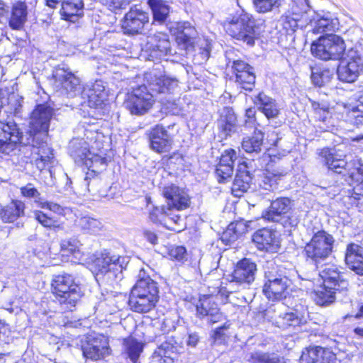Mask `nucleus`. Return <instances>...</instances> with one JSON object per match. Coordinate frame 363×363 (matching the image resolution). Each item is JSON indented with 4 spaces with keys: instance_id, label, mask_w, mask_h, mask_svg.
<instances>
[{
    "instance_id": "f257e3e1",
    "label": "nucleus",
    "mask_w": 363,
    "mask_h": 363,
    "mask_svg": "<svg viewBox=\"0 0 363 363\" xmlns=\"http://www.w3.org/2000/svg\"><path fill=\"white\" fill-rule=\"evenodd\" d=\"M52 113L53 111L49 106L38 105L30 117V130L26 133L32 135V148L35 154L40 157V161L44 164L49 162L53 157L52 150L45 141Z\"/></svg>"
},
{
    "instance_id": "f03ea898",
    "label": "nucleus",
    "mask_w": 363,
    "mask_h": 363,
    "mask_svg": "<svg viewBox=\"0 0 363 363\" xmlns=\"http://www.w3.org/2000/svg\"><path fill=\"white\" fill-rule=\"evenodd\" d=\"M157 283L150 276H146L143 270L138 274V280L132 287L130 293L128 306L138 313H146L156 306L159 301Z\"/></svg>"
},
{
    "instance_id": "7ed1b4c3",
    "label": "nucleus",
    "mask_w": 363,
    "mask_h": 363,
    "mask_svg": "<svg viewBox=\"0 0 363 363\" xmlns=\"http://www.w3.org/2000/svg\"><path fill=\"white\" fill-rule=\"evenodd\" d=\"M226 33L238 40L253 45L255 39V22L252 16L240 9L223 22Z\"/></svg>"
},
{
    "instance_id": "20e7f679",
    "label": "nucleus",
    "mask_w": 363,
    "mask_h": 363,
    "mask_svg": "<svg viewBox=\"0 0 363 363\" xmlns=\"http://www.w3.org/2000/svg\"><path fill=\"white\" fill-rule=\"evenodd\" d=\"M51 286L56 298L60 304L65 305L67 310L72 311L83 294L80 286L75 283L70 274L54 276Z\"/></svg>"
},
{
    "instance_id": "39448f33",
    "label": "nucleus",
    "mask_w": 363,
    "mask_h": 363,
    "mask_svg": "<svg viewBox=\"0 0 363 363\" xmlns=\"http://www.w3.org/2000/svg\"><path fill=\"white\" fill-rule=\"evenodd\" d=\"M313 56L323 60H340L346 57L345 44L337 35L320 37L311 47Z\"/></svg>"
},
{
    "instance_id": "423d86ee",
    "label": "nucleus",
    "mask_w": 363,
    "mask_h": 363,
    "mask_svg": "<svg viewBox=\"0 0 363 363\" xmlns=\"http://www.w3.org/2000/svg\"><path fill=\"white\" fill-rule=\"evenodd\" d=\"M334 242L332 235L325 230L318 231L304 247L306 260L315 265L325 261L332 253Z\"/></svg>"
},
{
    "instance_id": "0eeeda50",
    "label": "nucleus",
    "mask_w": 363,
    "mask_h": 363,
    "mask_svg": "<svg viewBox=\"0 0 363 363\" xmlns=\"http://www.w3.org/2000/svg\"><path fill=\"white\" fill-rule=\"evenodd\" d=\"M31 136L30 134L28 137V134L21 133L14 122H8L0 132V154L14 155L21 147H32Z\"/></svg>"
},
{
    "instance_id": "6e6552de",
    "label": "nucleus",
    "mask_w": 363,
    "mask_h": 363,
    "mask_svg": "<svg viewBox=\"0 0 363 363\" xmlns=\"http://www.w3.org/2000/svg\"><path fill=\"white\" fill-rule=\"evenodd\" d=\"M147 89L157 96L169 95L178 86V81L166 75L163 66L156 65L144 75Z\"/></svg>"
},
{
    "instance_id": "1a4fd4ad",
    "label": "nucleus",
    "mask_w": 363,
    "mask_h": 363,
    "mask_svg": "<svg viewBox=\"0 0 363 363\" xmlns=\"http://www.w3.org/2000/svg\"><path fill=\"white\" fill-rule=\"evenodd\" d=\"M125 262V257L104 251L94 260L93 268L97 277L109 281L120 277Z\"/></svg>"
},
{
    "instance_id": "9d476101",
    "label": "nucleus",
    "mask_w": 363,
    "mask_h": 363,
    "mask_svg": "<svg viewBox=\"0 0 363 363\" xmlns=\"http://www.w3.org/2000/svg\"><path fill=\"white\" fill-rule=\"evenodd\" d=\"M308 0H291L289 8L281 17V23L286 33H294L298 28H303L308 24L306 9Z\"/></svg>"
},
{
    "instance_id": "9b49d317",
    "label": "nucleus",
    "mask_w": 363,
    "mask_h": 363,
    "mask_svg": "<svg viewBox=\"0 0 363 363\" xmlns=\"http://www.w3.org/2000/svg\"><path fill=\"white\" fill-rule=\"evenodd\" d=\"M337 69L338 79L344 82L352 83L357 80L363 67V61L355 48L349 49Z\"/></svg>"
},
{
    "instance_id": "f8f14e48",
    "label": "nucleus",
    "mask_w": 363,
    "mask_h": 363,
    "mask_svg": "<svg viewBox=\"0 0 363 363\" xmlns=\"http://www.w3.org/2000/svg\"><path fill=\"white\" fill-rule=\"evenodd\" d=\"M154 96L147 87L143 85L133 89L125 104L132 114L143 115L152 107Z\"/></svg>"
},
{
    "instance_id": "ddd939ff",
    "label": "nucleus",
    "mask_w": 363,
    "mask_h": 363,
    "mask_svg": "<svg viewBox=\"0 0 363 363\" xmlns=\"http://www.w3.org/2000/svg\"><path fill=\"white\" fill-rule=\"evenodd\" d=\"M290 285V280L277 272L265 271V283L263 293L269 300H279L285 296Z\"/></svg>"
},
{
    "instance_id": "4468645a",
    "label": "nucleus",
    "mask_w": 363,
    "mask_h": 363,
    "mask_svg": "<svg viewBox=\"0 0 363 363\" xmlns=\"http://www.w3.org/2000/svg\"><path fill=\"white\" fill-rule=\"evenodd\" d=\"M82 350L84 357L93 361L104 359L111 353L108 340L101 335L87 336Z\"/></svg>"
},
{
    "instance_id": "2eb2a0df",
    "label": "nucleus",
    "mask_w": 363,
    "mask_h": 363,
    "mask_svg": "<svg viewBox=\"0 0 363 363\" xmlns=\"http://www.w3.org/2000/svg\"><path fill=\"white\" fill-rule=\"evenodd\" d=\"M342 269L337 264L327 263L321 267L318 275L326 287L344 292L347 290L349 284Z\"/></svg>"
},
{
    "instance_id": "dca6fc26",
    "label": "nucleus",
    "mask_w": 363,
    "mask_h": 363,
    "mask_svg": "<svg viewBox=\"0 0 363 363\" xmlns=\"http://www.w3.org/2000/svg\"><path fill=\"white\" fill-rule=\"evenodd\" d=\"M145 48L149 55L155 59H161L176 53L168 34L163 32H156L149 35Z\"/></svg>"
},
{
    "instance_id": "f3484780",
    "label": "nucleus",
    "mask_w": 363,
    "mask_h": 363,
    "mask_svg": "<svg viewBox=\"0 0 363 363\" xmlns=\"http://www.w3.org/2000/svg\"><path fill=\"white\" fill-rule=\"evenodd\" d=\"M150 20L149 13L135 6L131 7L122 21L123 33L128 35L142 34Z\"/></svg>"
},
{
    "instance_id": "a211bd4d",
    "label": "nucleus",
    "mask_w": 363,
    "mask_h": 363,
    "mask_svg": "<svg viewBox=\"0 0 363 363\" xmlns=\"http://www.w3.org/2000/svg\"><path fill=\"white\" fill-rule=\"evenodd\" d=\"M46 5L52 9L60 3V13L62 19L74 22L84 13L82 0H45Z\"/></svg>"
},
{
    "instance_id": "6ab92c4d",
    "label": "nucleus",
    "mask_w": 363,
    "mask_h": 363,
    "mask_svg": "<svg viewBox=\"0 0 363 363\" xmlns=\"http://www.w3.org/2000/svg\"><path fill=\"white\" fill-rule=\"evenodd\" d=\"M310 101L315 119L322 123L320 128L325 131L332 132L336 125V120L333 116L330 104L325 100L310 99Z\"/></svg>"
},
{
    "instance_id": "aec40b11",
    "label": "nucleus",
    "mask_w": 363,
    "mask_h": 363,
    "mask_svg": "<svg viewBox=\"0 0 363 363\" xmlns=\"http://www.w3.org/2000/svg\"><path fill=\"white\" fill-rule=\"evenodd\" d=\"M54 77L58 86H60L65 94L69 97H74L81 92L80 80L70 71L64 67H58Z\"/></svg>"
},
{
    "instance_id": "412c9836",
    "label": "nucleus",
    "mask_w": 363,
    "mask_h": 363,
    "mask_svg": "<svg viewBox=\"0 0 363 363\" xmlns=\"http://www.w3.org/2000/svg\"><path fill=\"white\" fill-rule=\"evenodd\" d=\"M163 195L167 199V207L169 211L171 208L181 211L189 206L190 200L188 194L177 186L164 187Z\"/></svg>"
},
{
    "instance_id": "4be33fe9",
    "label": "nucleus",
    "mask_w": 363,
    "mask_h": 363,
    "mask_svg": "<svg viewBox=\"0 0 363 363\" xmlns=\"http://www.w3.org/2000/svg\"><path fill=\"white\" fill-rule=\"evenodd\" d=\"M83 99H86L87 105L91 108L100 107L106 99L107 91L104 82L96 80L95 82L86 85L82 92Z\"/></svg>"
},
{
    "instance_id": "5701e85b",
    "label": "nucleus",
    "mask_w": 363,
    "mask_h": 363,
    "mask_svg": "<svg viewBox=\"0 0 363 363\" xmlns=\"http://www.w3.org/2000/svg\"><path fill=\"white\" fill-rule=\"evenodd\" d=\"M336 355L321 347L306 348L300 357V363H335Z\"/></svg>"
},
{
    "instance_id": "b1692460",
    "label": "nucleus",
    "mask_w": 363,
    "mask_h": 363,
    "mask_svg": "<svg viewBox=\"0 0 363 363\" xmlns=\"http://www.w3.org/2000/svg\"><path fill=\"white\" fill-rule=\"evenodd\" d=\"M252 240L260 250L274 252L279 247V240L277 232L269 228H262L257 230Z\"/></svg>"
},
{
    "instance_id": "393cba45",
    "label": "nucleus",
    "mask_w": 363,
    "mask_h": 363,
    "mask_svg": "<svg viewBox=\"0 0 363 363\" xmlns=\"http://www.w3.org/2000/svg\"><path fill=\"white\" fill-rule=\"evenodd\" d=\"M150 147L158 153L169 152L172 147L170 135L161 125L153 127L149 134Z\"/></svg>"
},
{
    "instance_id": "a878e982",
    "label": "nucleus",
    "mask_w": 363,
    "mask_h": 363,
    "mask_svg": "<svg viewBox=\"0 0 363 363\" xmlns=\"http://www.w3.org/2000/svg\"><path fill=\"white\" fill-rule=\"evenodd\" d=\"M291 200L287 197H279L271 202L267 210L262 213L265 220L278 222L287 214L291 208Z\"/></svg>"
},
{
    "instance_id": "bb28decb",
    "label": "nucleus",
    "mask_w": 363,
    "mask_h": 363,
    "mask_svg": "<svg viewBox=\"0 0 363 363\" xmlns=\"http://www.w3.org/2000/svg\"><path fill=\"white\" fill-rule=\"evenodd\" d=\"M171 31L175 36V40L178 45L184 49H187L193 44L194 39L197 35L196 30L189 22H179L171 28Z\"/></svg>"
},
{
    "instance_id": "cd10ccee",
    "label": "nucleus",
    "mask_w": 363,
    "mask_h": 363,
    "mask_svg": "<svg viewBox=\"0 0 363 363\" xmlns=\"http://www.w3.org/2000/svg\"><path fill=\"white\" fill-rule=\"evenodd\" d=\"M252 177L245 161L239 162L235 178L233 183L232 191L235 196L240 197L250 188Z\"/></svg>"
},
{
    "instance_id": "c85d7f7f",
    "label": "nucleus",
    "mask_w": 363,
    "mask_h": 363,
    "mask_svg": "<svg viewBox=\"0 0 363 363\" xmlns=\"http://www.w3.org/2000/svg\"><path fill=\"white\" fill-rule=\"evenodd\" d=\"M256 272V264L249 259H243L238 262L231 277L246 286L255 280Z\"/></svg>"
},
{
    "instance_id": "c756f323",
    "label": "nucleus",
    "mask_w": 363,
    "mask_h": 363,
    "mask_svg": "<svg viewBox=\"0 0 363 363\" xmlns=\"http://www.w3.org/2000/svg\"><path fill=\"white\" fill-rule=\"evenodd\" d=\"M362 252L363 250L359 245L350 243L347 246L345 256V262L348 267L359 275H363Z\"/></svg>"
},
{
    "instance_id": "7c9ffc66",
    "label": "nucleus",
    "mask_w": 363,
    "mask_h": 363,
    "mask_svg": "<svg viewBox=\"0 0 363 363\" xmlns=\"http://www.w3.org/2000/svg\"><path fill=\"white\" fill-rule=\"evenodd\" d=\"M28 7L25 1L13 4L9 18V26L12 29H21L27 21Z\"/></svg>"
},
{
    "instance_id": "2f4dec72",
    "label": "nucleus",
    "mask_w": 363,
    "mask_h": 363,
    "mask_svg": "<svg viewBox=\"0 0 363 363\" xmlns=\"http://www.w3.org/2000/svg\"><path fill=\"white\" fill-rule=\"evenodd\" d=\"M69 153L75 162L83 164L90 156L88 143L83 138H74L69 143Z\"/></svg>"
},
{
    "instance_id": "473e14b6",
    "label": "nucleus",
    "mask_w": 363,
    "mask_h": 363,
    "mask_svg": "<svg viewBox=\"0 0 363 363\" xmlns=\"http://www.w3.org/2000/svg\"><path fill=\"white\" fill-rule=\"evenodd\" d=\"M254 103L267 118H276L279 113L275 100L262 92L255 96Z\"/></svg>"
},
{
    "instance_id": "72a5a7b5",
    "label": "nucleus",
    "mask_w": 363,
    "mask_h": 363,
    "mask_svg": "<svg viewBox=\"0 0 363 363\" xmlns=\"http://www.w3.org/2000/svg\"><path fill=\"white\" fill-rule=\"evenodd\" d=\"M286 172L280 169L267 170L261 177L259 187L261 189L273 191L277 189L279 182L285 177Z\"/></svg>"
},
{
    "instance_id": "f704fd0d",
    "label": "nucleus",
    "mask_w": 363,
    "mask_h": 363,
    "mask_svg": "<svg viewBox=\"0 0 363 363\" xmlns=\"http://www.w3.org/2000/svg\"><path fill=\"white\" fill-rule=\"evenodd\" d=\"M237 118L232 108H225L218 121V126L224 137L230 135L236 130Z\"/></svg>"
},
{
    "instance_id": "c9c22d12",
    "label": "nucleus",
    "mask_w": 363,
    "mask_h": 363,
    "mask_svg": "<svg viewBox=\"0 0 363 363\" xmlns=\"http://www.w3.org/2000/svg\"><path fill=\"white\" fill-rule=\"evenodd\" d=\"M274 324L282 329H286L289 327H296L306 322L303 315L297 311H290L280 313L274 316Z\"/></svg>"
},
{
    "instance_id": "e433bc0d",
    "label": "nucleus",
    "mask_w": 363,
    "mask_h": 363,
    "mask_svg": "<svg viewBox=\"0 0 363 363\" xmlns=\"http://www.w3.org/2000/svg\"><path fill=\"white\" fill-rule=\"evenodd\" d=\"M147 4L152 11L153 23H164L170 12V6L168 3L164 0H148Z\"/></svg>"
},
{
    "instance_id": "4c0bfd02",
    "label": "nucleus",
    "mask_w": 363,
    "mask_h": 363,
    "mask_svg": "<svg viewBox=\"0 0 363 363\" xmlns=\"http://www.w3.org/2000/svg\"><path fill=\"white\" fill-rule=\"evenodd\" d=\"M25 204L18 200H13L0 211V216L4 223H11L24 215Z\"/></svg>"
},
{
    "instance_id": "58836bf2",
    "label": "nucleus",
    "mask_w": 363,
    "mask_h": 363,
    "mask_svg": "<svg viewBox=\"0 0 363 363\" xmlns=\"http://www.w3.org/2000/svg\"><path fill=\"white\" fill-rule=\"evenodd\" d=\"M318 155L322 158V162L325 163L328 169L336 173H342V169L347 165V162L344 160L335 157L333 150L328 147L320 150Z\"/></svg>"
},
{
    "instance_id": "ea45409f",
    "label": "nucleus",
    "mask_w": 363,
    "mask_h": 363,
    "mask_svg": "<svg viewBox=\"0 0 363 363\" xmlns=\"http://www.w3.org/2000/svg\"><path fill=\"white\" fill-rule=\"evenodd\" d=\"M61 250L64 255H72L74 262L83 259L84 253L82 251V243L77 238H69L62 240Z\"/></svg>"
},
{
    "instance_id": "a19ab883",
    "label": "nucleus",
    "mask_w": 363,
    "mask_h": 363,
    "mask_svg": "<svg viewBox=\"0 0 363 363\" xmlns=\"http://www.w3.org/2000/svg\"><path fill=\"white\" fill-rule=\"evenodd\" d=\"M338 19L328 13L315 21L313 32L316 34L334 32L338 29Z\"/></svg>"
},
{
    "instance_id": "79ce46f5",
    "label": "nucleus",
    "mask_w": 363,
    "mask_h": 363,
    "mask_svg": "<svg viewBox=\"0 0 363 363\" xmlns=\"http://www.w3.org/2000/svg\"><path fill=\"white\" fill-rule=\"evenodd\" d=\"M264 135L260 130H255L251 136L243 138L242 149L247 153H259L263 145Z\"/></svg>"
},
{
    "instance_id": "37998d69",
    "label": "nucleus",
    "mask_w": 363,
    "mask_h": 363,
    "mask_svg": "<svg viewBox=\"0 0 363 363\" xmlns=\"http://www.w3.org/2000/svg\"><path fill=\"white\" fill-rule=\"evenodd\" d=\"M123 349L128 357L133 363H136L143 352V345L133 337H128L123 340Z\"/></svg>"
},
{
    "instance_id": "c03bdc74",
    "label": "nucleus",
    "mask_w": 363,
    "mask_h": 363,
    "mask_svg": "<svg viewBox=\"0 0 363 363\" xmlns=\"http://www.w3.org/2000/svg\"><path fill=\"white\" fill-rule=\"evenodd\" d=\"M337 290L329 289L325 286L314 289L313 299L319 306H327L335 301V294Z\"/></svg>"
},
{
    "instance_id": "a18cd8bd",
    "label": "nucleus",
    "mask_w": 363,
    "mask_h": 363,
    "mask_svg": "<svg viewBox=\"0 0 363 363\" xmlns=\"http://www.w3.org/2000/svg\"><path fill=\"white\" fill-rule=\"evenodd\" d=\"M333 75L334 72L333 70L316 67L311 69V78L315 85L323 86L331 80Z\"/></svg>"
},
{
    "instance_id": "49530a36",
    "label": "nucleus",
    "mask_w": 363,
    "mask_h": 363,
    "mask_svg": "<svg viewBox=\"0 0 363 363\" xmlns=\"http://www.w3.org/2000/svg\"><path fill=\"white\" fill-rule=\"evenodd\" d=\"M246 359L250 363H286L277 355L262 352H251L247 355Z\"/></svg>"
},
{
    "instance_id": "de8ad7c7",
    "label": "nucleus",
    "mask_w": 363,
    "mask_h": 363,
    "mask_svg": "<svg viewBox=\"0 0 363 363\" xmlns=\"http://www.w3.org/2000/svg\"><path fill=\"white\" fill-rule=\"evenodd\" d=\"M77 224L82 230L91 234L98 233L103 227L101 221L89 216L80 218Z\"/></svg>"
},
{
    "instance_id": "09e8293b",
    "label": "nucleus",
    "mask_w": 363,
    "mask_h": 363,
    "mask_svg": "<svg viewBox=\"0 0 363 363\" xmlns=\"http://www.w3.org/2000/svg\"><path fill=\"white\" fill-rule=\"evenodd\" d=\"M350 179L353 185L354 193L357 195H363V164H359L354 167L350 174Z\"/></svg>"
},
{
    "instance_id": "8fccbe9b",
    "label": "nucleus",
    "mask_w": 363,
    "mask_h": 363,
    "mask_svg": "<svg viewBox=\"0 0 363 363\" xmlns=\"http://www.w3.org/2000/svg\"><path fill=\"white\" fill-rule=\"evenodd\" d=\"M217 304L210 297L203 296L196 304V315L199 318H207L212 308H215Z\"/></svg>"
},
{
    "instance_id": "3c124183",
    "label": "nucleus",
    "mask_w": 363,
    "mask_h": 363,
    "mask_svg": "<svg viewBox=\"0 0 363 363\" xmlns=\"http://www.w3.org/2000/svg\"><path fill=\"white\" fill-rule=\"evenodd\" d=\"M235 80L241 86L242 89L252 90L255 83L254 68L250 70H246L241 74H237Z\"/></svg>"
},
{
    "instance_id": "603ef678",
    "label": "nucleus",
    "mask_w": 363,
    "mask_h": 363,
    "mask_svg": "<svg viewBox=\"0 0 363 363\" xmlns=\"http://www.w3.org/2000/svg\"><path fill=\"white\" fill-rule=\"evenodd\" d=\"M107 160L106 157L99 155L90 153V156L84 161L83 164L89 169L94 172L102 170L106 166Z\"/></svg>"
},
{
    "instance_id": "864d4df0",
    "label": "nucleus",
    "mask_w": 363,
    "mask_h": 363,
    "mask_svg": "<svg viewBox=\"0 0 363 363\" xmlns=\"http://www.w3.org/2000/svg\"><path fill=\"white\" fill-rule=\"evenodd\" d=\"M231 278L232 279L225 284V286H222L218 291V294L221 296H223L226 301H228L230 294L245 289L246 287L243 283L235 281V279H233V277Z\"/></svg>"
},
{
    "instance_id": "5fc2aeb1",
    "label": "nucleus",
    "mask_w": 363,
    "mask_h": 363,
    "mask_svg": "<svg viewBox=\"0 0 363 363\" xmlns=\"http://www.w3.org/2000/svg\"><path fill=\"white\" fill-rule=\"evenodd\" d=\"M211 50V41L208 39H203L201 42L199 51L194 56V61L197 64L206 62L210 56Z\"/></svg>"
},
{
    "instance_id": "6e6d98bb",
    "label": "nucleus",
    "mask_w": 363,
    "mask_h": 363,
    "mask_svg": "<svg viewBox=\"0 0 363 363\" xmlns=\"http://www.w3.org/2000/svg\"><path fill=\"white\" fill-rule=\"evenodd\" d=\"M281 0H253L256 11L259 13H267L281 6Z\"/></svg>"
},
{
    "instance_id": "4d7b16f0",
    "label": "nucleus",
    "mask_w": 363,
    "mask_h": 363,
    "mask_svg": "<svg viewBox=\"0 0 363 363\" xmlns=\"http://www.w3.org/2000/svg\"><path fill=\"white\" fill-rule=\"evenodd\" d=\"M167 206L154 207L150 212V218L154 223L167 225V216H169Z\"/></svg>"
},
{
    "instance_id": "13d9d810",
    "label": "nucleus",
    "mask_w": 363,
    "mask_h": 363,
    "mask_svg": "<svg viewBox=\"0 0 363 363\" xmlns=\"http://www.w3.org/2000/svg\"><path fill=\"white\" fill-rule=\"evenodd\" d=\"M175 341L173 339H170L168 341H165L162 343L155 352V357H170V354L177 352V347L174 345Z\"/></svg>"
},
{
    "instance_id": "bf43d9fd",
    "label": "nucleus",
    "mask_w": 363,
    "mask_h": 363,
    "mask_svg": "<svg viewBox=\"0 0 363 363\" xmlns=\"http://www.w3.org/2000/svg\"><path fill=\"white\" fill-rule=\"evenodd\" d=\"M20 190L23 196L33 199L34 202L36 203L38 206H40L43 199L41 198L40 192L32 184L29 183L22 186Z\"/></svg>"
},
{
    "instance_id": "052dcab7",
    "label": "nucleus",
    "mask_w": 363,
    "mask_h": 363,
    "mask_svg": "<svg viewBox=\"0 0 363 363\" xmlns=\"http://www.w3.org/2000/svg\"><path fill=\"white\" fill-rule=\"evenodd\" d=\"M168 255L171 259L184 262L187 259L186 248L183 246H172L169 248Z\"/></svg>"
},
{
    "instance_id": "680f3d73",
    "label": "nucleus",
    "mask_w": 363,
    "mask_h": 363,
    "mask_svg": "<svg viewBox=\"0 0 363 363\" xmlns=\"http://www.w3.org/2000/svg\"><path fill=\"white\" fill-rule=\"evenodd\" d=\"M33 217L38 222L43 226L48 228H55L57 226V220L53 218L47 216L45 213L40 211H35L33 212Z\"/></svg>"
},
{
    "instance_id": "e2e57ef3",
    "label": "nucleus",
    "mask_w": 363,
    "mask_h": 363,
    "mask_svg": "<svg viewBox=\"0 0 363 363\" xmlns=\"http://www.w3.org/2000/svg\"><path fill=\"white\" fill-rule=\"evenodd\" d=\"M233 173V167L230 165L218 164L216 169V174L220 183L225 182L230 178Z\"/></svg>"
},
{
    "instance_id": "0e129e2a",
    "label": "nucleus",
    "mask_w": 363,
    "mask_h": 363,
    "mask_svg": "<svg viewBox=\"0 0 363 363\" xmlns=\"http://www.w3.org/2000/svg\"><path fill=\"white\" fill-rule=\"evenodd\" d=\"M105 4L108 7V9L118 13L123 9H126V7L130 4L131 0H104Z\"/></svg>"
},
{
    "instance_id": "69168bd1",
    "label": "nucleus",
    "mask_w": 363,
    "mask_h": 363,
    "mask_svg": "<svg viewBox=\"0 0 363 363\" xmlns=\"http://www.w3.org/2000/svg\"><path fill=\"white\" fill-rule=\"evenodd\" d=\"M238 223H230L226 230L223 233L222 240L228 242L236 240L238 238V235L240 233L237 230Z\"/></svg>"
},
{
    "instance_id": "338daca9",
    "label": "nucleus",
    "mask_w": 363,
    "mask_h": 363,
    "mask_svg": "<svg viewBox=\"0 0 363 363\" xmlns=\"http://www.w3.org/2000/svg\"><path fill=\"white\" fill-rule=\"evenodd\" d=\"M237 159V152L233 149H228L222 154L218 164L230 165L233 167L234 162Z\"/></svg>"
},
{
    "instance_id": "774afa93",
    "label": "nucleus",
    "mask_w": 363,
    "mask_h": 363,
    "mask_svg": "<svg viewBox=\"0 0 363 363\" xmlns=\"http://www.w3.org/2000/svg\"><path fill=\"white\" fill-rule=\"evenodd\" d=\"M232 68L235 76H237V74H241L246 70H250L253 69L252 66L242 60L233 61Z\"/></svg>"
}]
</instances>
